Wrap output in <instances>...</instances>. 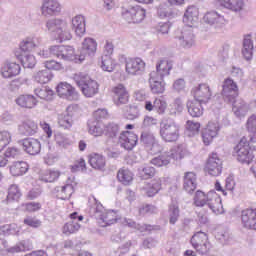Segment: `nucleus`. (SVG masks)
<instances>
[{
    "label": "nucleus",
    "mask_w": 256,
    "mask_h": 256,
    "mask_svg": "<svg viewBox=\"0 0 256 256\" xmlns=\"http://www.w3.org/2000/svg\"><path fill=\"white\" fill-rule=\"evenodd\" d=\"M238 95L239 87L237 83L231 78L224 80L222 97L228 101V103H233L232 111L234 115L237 117H245V115L249 113V109L256 107V100L252 101L249 105L243 99H237Z\"/></svg>",
    "instance_id": "nucleus-1"
},
{
    "label": "nucleus",
    "mask_w": 256,
    "mask_h": 256,
    "mask_svg": "<svg viewBox=\"0 0 256 256\" xmlns=\"http://www.w3.org/2000/svg\"><path fill=\"white\" fill-rule=\"evenodd\" d=\"M173 64L168 60H161L156 65V71L150 73L149 85L151 92L154 95H161L165 93V77L169 75Z\"/></svg>",
    "instance_id": "nucleus-2"
},
{
    "label": "nucleus",
    "mask_w": 256,
    "mask_h": 256,
    "mask_svg": "<svg viewBox=\"0 0 256 256\" xmlns=\"http://www.w3.org/2000/svg\"><path fill=\"white\" fill-rule=\"evenodd\" d=\"M193 205L195 207H208L215 215H221L225 212L221 196L215 190H211L207 194L201 190L196 191L193 198Z\"/></svg>",
    "instance_id": "nucleus-3"
},
{
    "label": "nucleus",
    "mask_w": 256,
    "mask_h": 256,
    "mask_svg": "<svg viewBox=\"0 0 256 256\" xmlns=\"http://www.w3.org/2000/svg\"><path fill=\"white\" fill-rule=\"evenodd\" d=\"M159 136L164 143H177L181 137V125L176 119L164 117L160 121Z\"/></svg>",
    "instance_id": "nucleus-4"
},
{
    "label": "nucleus",
    "mask_w": 256,
    "mask_h": 256,
    "mask_svg": "<svg viewBox=\"0 0 256 256\" xmlns=\"http://www.w3.org/2000/svg\"><path fill=\"white\" fill-rule=\"evenodd\" d=\"M187 155H189L187 146H185V144H180L178 146L172 147L170 151L153 158L151 160V164L155 167H166V165L171 163V159H174V161H179V159H183L187 157Z\"/></svg>",
    "instance_id": "nucleus-5"
},
{
    "label": "nucleus",
    "mask_w": 256,
    "mask_h": 256,
    "mask_svg": "<svg viewBox=\"0 0 256 256\" xmlns=\"http://www.w3.org/2000/svg\"><path fill=\"white\" fill-rule=\"evenodd\" d=\"M94 206L91 207L92 213H94L100 227H109L119 221V215L115 210H105L103 204L97 201V198L93 197Z\"/></svg>",
    "instance_id": "nucleus-6"
},
{
    "label": "nucleus",
    "mask_w": 256,
    "mask_h": 256,
    "mask_svg": "<svg viewBox=\"0 0 256 256\" xmlns=\"http://www.w3.org/2000/svg\"><path fill=\"white\" fill-rule=\"evenodd\" d=\"M46 28L49 33L56 35V41L63 43V41H71L72 35L71 30H69V24L67 20L60 18L49 19L46 21Z\"/></svg>",
    "instance_id": "nucleus-7"
},
{
    "label": "nucleus",
    "mask_w": 256,
    "mask_h": 256,
    "mask_svg": "<svg viewBox=\"0 0 256 256\" xmlns=\"http://www.w3.org/2000/svg\"><path fill=\"white\" fill-rule=\"evenodd\" d=\"M256 151L251 147V139L241 138L239 143L234 147V157L239 163L249 165L255 159Z\"/></svg>",
    "instance_id": "nucleus-8"
},
{
    "label": "nucleus",
    "mask_w": 256,
    "mask_h": 256,
    "mask_svg": "<svg viewBox=\"0 0 256 256\" xmlns=\"http://www.w3.org/2000/svg\"><path fill=\"white\" fill-rule=\"evenodd\" d=\"M74 81L85 97H95L99 93V84L86 73L75 74Z\"/></svg>",
    "instance_id": "nucleus-9"
},
{
    "label": "nucleus",
    "mask_w": 256,
    "mask_h": 256,
    "mask_svg": "<svg viewBox=\"0 0 256 256\" xmlns=\"http://www.w3.org/2000/svg\"><path fill=\"white\" fill-rule=\"evenodd\" d=\"M190 243L193 249H195L199 255H207V253L211 251V242H209V237L205 232H196L192 236Z\"/></svg>",
    "instance_id": "nucleus-10"
},
{
    "label": "nucleus",
    "mask_w": 256,
    "mask_h": 256,
    "mask_svg": "<svg viewBox=\"0 0 256 256\" xmlns=\"http://www.w3.org/2000/svg\"><path fill=\"white\" fill-rule=\"evenodd\" d=\"M63 7L61 6V2L59 0H43L40 6V13L42 17H57V15H61V11Z\"/></svg>",
    "instance_id": "nucleus-11"
},
{
    "label": "nucleus",
    "mask_w": 256,
    "mask_h": 256,
    "mask_svg": "<svg viewBox=\"0 0 256 256\" xmlns=\"http://www.w3.org/2000/svg\"><path fill=\"white\" fill-rule=\"evenodd\" d=\"M191 93L194 100L199 101V103H203L204 105H207V103L211 101V97H213V91L207 83L198 84L192 88Z\"/></svg>",
    "instance_id": "nucleus-12"
},
{
    "label": "nucleus",
    "mask_w": 256,
    "mask_h": 256,
    "mask_svg": "<svg viewBox=\"0 0 256 256\" xmlns=\"http://www.w3.org/2000/svg\"><path fill=\"white\" fill-rule=\"evenodd\" d=\"M145 67H146L145 61L139 57L128 58L125 61L126 73L134 77L143 75V73H145Z\"/></svg>",
    "instance_id": "nucleus-13"
},
{
    "label": "nucleus",
    "mask_w": 256,
    "mask_h": 256,
    "mask_svg": "<svg viewBox=\"0 0 256 256\" xmlns=\"http://www.w3.org/2000/svg\"><path fill=\"white\" fill-rule=\"evenodd\" d=\"M146 12L141 6H131L122 11V17L127 23H141L145 19Z\"/></svg>",
    "instance_id": "nucleus-14"
},
{
    "label": "nucleus",
    "mask_w": 256,
    "mask_h": 256,
    "mask_svg": "<svg viewBox=\"0 0 256 256\" xmlns=\"http://www.w3.org/2000/svg\"><path fill=\"white\" fill-rule=\"evenodd\" d=\"M50 53L53 57L63 59V61H75V59H77V56H75V48L72 46H51Z\"/></svg>",
    "instance_id": "nucleus-15"
},
{
    "label": "nucleus",
    "mask_w": 256,
    "mask_h": 256,
    "mask_svg": "<svg viewBox=\"0 0 256 256\" xmlns=\"http://www.w3.org/2000/svg\"><path fill=\"white\" fill-rule=\"evenodd\" d=\"M97 40L91 37H86L82 41L81 52L78 57V61H85L86 57H95V53H97Z\"/></svg>",
    "instance_id": "nucleus-16"
},
{
    "label": "nucleus",
    "mask_w": 256,
    "mask_h": 256,
    "mask_svg": "<svg viewBox=\"0 0 256 256\" xmlns=\"http://www.w3.org/2000/svg\"><path fill=\"white\" fill-rule=\"evenodd\" d=\"M140 141L143 145L151 151L154 155L160 153L161 151V144H159V140L155 137L151 131H144L141 133Z\"/></svg>",
    "instance_id": "nucleus-17"
},
{
    "label": "nucleus",
    "mask_w": 256,
    "mask_h": 256,
    "mask_svg": "<svg viewBox=\"0 0 256 256\" xmlns=\"http://www.w3.org/2000/svg\"><path fill=\"white\" fill-rule=\"evenodd\" d=\"M221 131V125L218 121L208 122L206 128L202 131V141L204 145L208 146L210 143H213V139L219 135Z\"/></svg>",
    "instance_id": "nucleus-18"
},
{
    "label": "nucleus",
    "mask_w": 256,
    "mask_h": 256,
    "mask_svg": "<svg viewBox=\"0 0 256 256\" xmlns=\"http://www.w3.org/2000/svg\"><path fill=\"white\" fill-rule=\"evenodd\" d=\"M139 136L131 131H124L119 136V145L126 151H133L137 147Z\"/></svg>",
    "instance_id": "nucleus-19"
},
{
    "label": "nucleus",
    "mask_w": 256,
    "mask_h": 256,
    "mask_svg": "<svg viewBox=\"0 0 256 256\" xmlns=\"http://www.w3.org/2000/svg\"><path fill=\"white\" fill-rule=\"evenodd\" d=\"M206 171L209 175H212V177L221 175V171H223V161L219 158L217 153H212L208 158Z\"/></svg>",
    "instance_id": "nucleus-20"
},
{
    "label": "nucleus",
    "mask_w": 256,
    "mask_h": 256,
    "mask_svg": "<svg viewBox=\"0 0 256 256\" xmlns=\"http://www.w3.org/2000/svg\"><path fill=\"white\" fill-rule=\"evenodd\" d=\"M176 39H178V43L182 49H191V47H195V33H193V28H183L181 34L177 36Z\"/></svg>",
    "instance_id": "nucleus-21"
},
{
    "label": "nucleus",
    "mask_w": 256,
    "mask_h": 256,
    "mask_svg": "<svg viewBox=\"0 0 256 256\" xmlns=\"http://www.w3.org/2000/svg\"><path fill=\"white\" fill-rule=\"evenodd\" d=\"M71 221L67 222L63 227V233L65 235H71L77 233L81 229L79 222L83 221V215H79L77 212H73L69 215Z\"/></svg>",
    "instance_id": "nucleus-22"
},
{
    "label": "nucleus",
    "mask_w": 256,
    "mask_h": 256,
    "mask_svg": "<svg viewBox=\"0 0 256 256\" xmlns=\"http://www.w3.org/2000/svg\"><path fill=\"white\" fill-rule=\"evenodd\" d=\"M56 91L62 99H67L68 101H75L78 99L79 95L77 91L67 82H62L58 84Z\"/></svg>",
    "instance_id": "nucleus-23"
},
{
    "label": "nucleus",
    "mask_w": 256,
    "mask_h": 256,
    "mask_svg": "<svg viewBox=\"0 0 256 256\" xmlns=\"http://www.w3.org/2000/svg\"><path fill=\"white\" fill-rule=\"evenodd\" d=\"M183 23L187 27L193 28L199 23V8L195 5H190L186 8L183 15Z\"/></svg>",
    "instance_id": "nucleus-24"
},
{
    "label": "nucleus",
    "mask_w": 256,
    "mask_h": 256,
    "mask_svg": "<svg viewBox=\"0 0 256 256\" xmlns=\"http://www.w3.org/2000/svg\"><path fill=\"white\" fill-rule=\"evenodd\" d=\"M204 23L207 25H213L215 27H224L227 25V19L222 14H219L217 11L206 12L203 16Z\"/></svg>",
    "instance_id": "nucleus-25"
},
{
    "label": "nucleus",
    "mask_w": 256,
    "mask_h": 256,
    "mask_svg": "<svg viewBox=\"0 0 256 256\" xmlns=\"http://www.w3.org/2000/svg\"><path fill=\"white\" fill-rule=\"evenodd\" d=\"M242 226L256 231V208H247L241 213Z\"/></svg>",
    "instance_id": "nucleus-26"
},
{
    "label": "nucleus",
    "mask_w": 256,
    "mask_h": 256,
    "mask_svg": "<svg viewBox=\"0 0 256 256\" xmlns=\"http://www.w3.org/2000/svg\"><path fill=\"white\" fill-rule=\"evenodd\" d=\"M21 54L31 53L34 49L41 47V38L37 36H30L23 39L20 44Z\"/></svg>",
    "instance_id": "nucleus-27"
},
{
    "label": "nucleus",
    "mask_w": 256,
    "mask_h": 256,
    "mask_svg": "<svg viewBox=\"0 0 256 256\" xmlns=\"http://www.w3.org/2000/svg\"><path fill=\"white\" fill-rule=\"evenodd\" d=\"M217 3L222 9L231 13H242L245 9V0H217Z\"/></svg>",
    "instance_id": "nucleus-28"
},
{
    "label": "nucleus",
    "mask_w": 256,
    "mask_h": 256,
    "mask_svg": "<svg viewBox=\"0 0 256 256\" xmlns=\"http://www.w3.org/2000/svg\"><path fill=\"white\" fill-rule=\"evenodd\" d=\"M0 73L4 79L17 77L21 73V65L15 62H6L1 66Z\"/></svg>",
    "instance_id": "nucleus-29"
},
{
    "label": "nucleus",
    "mask_w": 256,
    "mask_h": 256,
    "mask_svg": "<svg viewBox=\"0 0 256 256\" xmlns=\"http://www.w3.org/2000/svg\"><path fill=\"white\" fill-rule=\"evenodd\" d=\"M122 224L125 227H129L130 229H134V231H139L140 233H150V231H159L161 226H152L147 224H136L135 221L127 218H123Z\"/></svg>",
    "instance_id": "nucleus-30"
},
{
    "label": "nucleus",
    "mask_w": 256,
    "mask_h": 256,
    "mask_svg": "<svg viewBox=\"0 0 256 256\" xmlns=\"http://www.w3.org/2000/svg\"><path fill=\"white\" fill-rule=\"evenodd\" d=\"M114 101L116 105H125L129 102V92L123 84H118L113 87Z\"/></svg>",
    "instance_id": "nucleus-31"
},
{
    "label": "nucleus",
    "mask_w": 256,
    "mask_h": 256,
    "mask_svg": "<svg viewBox=\"0 0 256 256\" xmlns=\"http://www.w3.org/2000/svg\"><path fill=\"white\" fill-rule=\"evenodd\" d=\"M22 146L28 155H39L41 153V142L35 138L24 139Z\"/></svg>",
    "instance_id": "nucleus-32"
},
{
    "label": "nucleus",
    "mask_w": 256,
    "mask_h": 256,
    "mask_svg": "<svg viewBox=\"0 0 256 256\" xmlns=\"http://www.w3.org/2000/svg\"><path fill=\"white\" fill-rule=\"evenodd\" d=\"M72 31H74L77 37H83L85 32L87 31L86 24H85V16L83 15H76L71 20Z\"/></svg>",
    "instance_id": "nucleus-33"
},
{
    "label": "nucleus",
    "mask_w": 256,
    "mask_h": 256,
    "mask_svg": "<svg viewBox=\"0 0 256 256\" xmlns=\"http://www.w3.org/2000/svg\"><path fill=\"white\" fill-rule=\"evenodd\" d=\"M161 183V178H154L151 182L145 184V186L142 187L144 195H147V197H155V195L161 191Z\"/></svg>",
    "instance_id": "nucleus-34"
},
{
    "label": "nucleus",
    "mask_w": 256,
    "mask_h": 256,
    "mask_svg": "<svg viewBox=\"0 0 256 256\" xmlns=\"http://www.w3.org/2000/svg\"><path fill=\"white\" fill-rule=\"evenodd\" d=\"M39 127L37 126V123L33 120H26L23 121L18 126V131L20 135H25V137H29L31 135H35L37 133Z\"/></svg>",
    "instance_id": "nucleus-35"
},
{
    "label": "nucleus",
    "mask_w": 256,
    "mask_h": 256,
    "mask_svg": "<svg viewBox=\"0 0 256 256\" xmlns=\"http://www.w3.org/2000/svg\"><path fill=\"white\" fill-rule=\"evenodd\" d=\"M183 187L187 193H193L197 189V174L195 172H186L184 174Z\"/></svg>",
    "instance_id": "nucleus-36"
},
{
    "label": "nucleus",
    "mask_w": 256,
    "mask_h": 256,
    "mask_svg": "<svg viewBox=\"0 0 256 256\" xmlns=\"http://www.w3.org/2000/svg\"><path fill=\"white\" fill-rule=\"evenodd\" d=\"M89 164L93 169L103 171L105 169V165H107V160L102 154L92 153L89 156Z\"/></svg>",
    "instance_id": "nucleus-37"
},
{
    "label": "nucleus",
    "mask_w": 256,
    "mask_h": 256,
    "mask_svg": "<svg viewBox=\"0 0 256 256\" xmlns=\"http://www.w3.org/2000/svg\"><path fill=\"white\" fill-rule=\"evenodd\" d=\"M187 109H188V113L189 115H191V117H201V115H203V103L199 102V100H190L187 102Z\"/></svg>",
    "instance_id": "nucleus-38"
},
{
    "label": "nucleus",
    "mask_w": 256,
    "mask_h": 256,
    "mask_svg": "<svg viewBox=\"0 0 256 256\" xmlns=\"http://www.w3.org/2000/svg\"><path fill=\"white\" fill-rule=\"evenodd\" d=\"M27 171H29V164L25 161L14 162L10 166V173L13 177H21L22 175H25Z\"/></svg>",
    "instance_id": "nucleus-39"
},
{
    "label": "nucleus",
    "mask_w": 256,
    "mask_h": 256,
    "mask_svg": "<svg viewBox=\"0 0 256 256\" xmlns=\"http://www.w3.org/2000/svg\"><path fill=\"white\" fill-rule=\"evenodd\" d=\"M246 129L249 133H253L250 137V145L252 149L256 148V115L250 116L246 123Z\"/></svg>",
    "instance_id": "nucleus-40"
},
{
    "label": "nucleus",
    "mask_w": 256,
    "mask_h": 256,
    "mask_svg": "<svg viewBox=\"0 0 256 256\" xmlns=\"http://www.w3.org/2000/svg\"><path fill=\"white\" fill-rule=\"evenodd\" d=\"M88 133L93 137H102L105 134V125L100 121L89 122Z\"/></svg>",
    "instance_id": "nucleus-41"
},
{
    "label": "nucleus",
    "mask_w": 256,
    "mask_h": 256,
    "mask_svg": "<svg viewBox=\"0 0 256 256\" xmlns=\"http://www.w3.org/2000/svg\"><path fill=\"white\" fill-rule=\"evenodd\" d=\"M242 55L246 61H251V59H253V40H251V35L244 37Z\"/></svg>",
    "instance_id": "nucleus-42"
},
{
    "label": "nucleus",
    "mask_w": 256,
    "mask_h": 256,
    "mask_svg": "<svg viewBox=\"0 0 256 256\" xmlns=\"http://www.w3.org/2000/svg\"><path fill=\"white\" fill-rule=\"evenodd\" d=\"M61 177V172L58 170H44L40 173L39 179L44 183H55Z\"/></svg>",
    "instance_id": "nucleus-43"
},
{
    "label": "nucleus",
    "mask_w": 256,
    "mask_h": 256,
    "mask_svg": "<svg viewBox=\"0 0 256 256\" xmlns=\"http://www.w3.org/2000/svg\"><path fill=\"white\" fill-rule=\"evenodd\" d=\"M17 105L19 107H25L26 109H33L37 105V99L33 95H21L16 99Z\"/></svg>",
    "instance_id": "nucleus-44"
},
{
    "label": "nucleus",
    "mask_w": 256,
    "mask_h": 256,
    "mask_svg": "<svg viewBox=\"0 0 256 256\" xmlns=\"http://www.w3.org/2000/svg\"><path fill=\"white\" fill-rule=\"evenodd\" d=\"M16 57L26 69H33V67L37 65V60L35 59V56H33V54H16Z\"/></svg>",
    "instance_id": "nucleus-45"
},
{
    "label": "nucleus",
    "mask_w": 256,
    "mask_h": 256,
    "mask_svg": "<svg viewBox=\"0 0 256 256\" xmlns=\"http://www.w3.org/2000/svg\"><path fill=\"white\" fill-rule=\"evenodd\" d=\"M51 79H53V73L51 72V70H39L34 74V81H36V83H40V85H45L46 83H49Z\"/></svg>",
    "instance_id": "nucleus-46"
},
{
    "label": "nucleus",
    "mask_w": 256,
    "mask_h": 256,
    "mask_svg": "<svg viewBox=\"0 0 256 256\" xmlns=\"http://www.w3.org/2000/svg\"><path fill=\"white\" fill-rule=\"evenodd\" d=\"M58 125L62 127V129H71V127H73V114H71L69 110L64 114H60L58 116Z\"/></svg>",
    "instance_id": "nucleus-47"
},
{
    "label": "nucleus",
    "mask_w": 256,
    "mask_h": 256,
    "mask_svg": "<svg viewBox=\"0 0 256 256\" xmlns=\"http://www.w3.org/2000/svg\"><path fill=\"white\" fill-rule=\"evenodd\" d=\"M34 93L39 97V99H43L44 101H51L53 99V95H55V92L47 86L36 88Z\"/></svg>",
    "instance_id": "nucleus-48"
},
{
    "label": "nucleus",
    "mask_w": 256,
    "mask_h": 256,
    "mask_svg": "<svg viewBox=\"0 0 256 256\" xmlns=\"http://www.w3.org/2000/svg\"><path fill=\"white\" fill-rule=\"evenodd\" d=\"M117 179L122 185H129L133 181V172L127 168L118 171Z\"/></svg>",
    "instance_id": "nucleus-49"
},
{
    "label": "nucleus",
    "mask_w": 256,
    "mask_h": 256,
    "mask_svg": "<svg viewBox=\"0 0 256 256\" xmlns=\"http://www.w3.org/2000/svg\"><path fill=\"white\" fill-rule=\"evenodd\" d=\"M33 244L30 240H23L11 248H7L9 253H21V251H31Z\"/></svg>",
    "instance_id": "nucleus-50"
},
{
    "label": "nucleus",
    "mask_w": 256,
    "mask_h": 256,
    "mask_svg": "<svg viewBox=\"0 0 256 256\" xmlns=\"http://www.w3.org/2000/svg\"><path fill=\"white\" fill-rule=\"evenodd\" d=\"M179 204L171 202L168 208L169 221L171 225H175L179 221Z\"/></svg>",
    "instance_id": "nucleus-51"
},
{
    "label": "nucleus",
    "mask_w": 256,
    "mask_h": 256,
    "mask_svg": "<svg viewBox=\"0 0 256 256\" xmlns=\"http://www.w3.org/2000/svg\"><path fill=\"white\" fill-rule=\"evenodd\" d=\"M117 63L111 56H102L101 57V69L102 71H107L108 73H113L115 71V66Z\"/></svg>",
    "instance_id": "nucleus-52"
},
{
    "label": "nucleus",
    "mask_w": 256,
    "mask_h": 256,
    "mask_svg": "<svg viewBox=\"0 0 256 256\" xmlns=\"http://www.w3.org/2000/svg\"><path fill=\"white\" fill-rule=\"evenodd\" d=\"M21 233V226L12 223L0 227V235H19Z\"/></svg>",
    "instance_id": "nucleus-53"
},
{
    "label": "nucleus",
    "mask_w": 256,
    "mask_h": 256,
    "mask_svg": "<svg viewBox=\"0 0 256 256\" xmlns=\"http://www.w3.org/2000/svg\"><path fill=\"white\" fill-rule=\"evenodd\" d=\"M200 129L201 124L199 122H195L193 120H188L186 122V135H188V137H195V135H199Z\"/></svg>",
    "instance_id": "nucleus-54"
},
{
    "label": "nucleus",
    "mask_w": 256,
    "mask_h": 256,
    "mask_svg": "<svg viewBox=\"0 0 256 256\" xmlns=\"http://www.w3.org/2000/svg\"><path fill=\"white\" fill-rule=\"evenodd\" d=\"M120 131L121 128L119 127V124L109 123L104 125V135H106V137H110L111 139H115V137L119 135Z\"/></svg>",
    "instance_id": "nucleus-55"
},
{
    "label": "nucleus",
    "mask_w": 256,
    "mask_h": 256,
    "mask_svg": "<svg viewBox=\"0 0 256 256\" xmlns=\"http://www.w3.org/2000/svg\"><path fill=\"white\" fill-rule=\"evenodd\" d=\"M157 13L160 19H173V17H175V12H173V9L167 4H161L158 7Z\"/></svg>",
    "instance_id": "nucleus-56"
},
{
    "label": "nucleus",
    "mask_w": 256,
    "mask_h": 256,
    "mask_svg": "<svg viewBox=\"0 0 256 256\" xmlns=\"http://www.w3.org/2000/svg\"><path fill=\"white\" fill-rule=\"evenodd\" d=\"M154 111H156L158 115H165L167 111V101L162 97L154 98Z\"/></svg>",
    "instance_id": "nucleus-57"
},
{
    "label": "nucleus",
    "mask_w": 256,
    "mask_h": 256,
    "mask_svg": "<svg viewBox=\"0 0 256 256\" xmlns=\"http://www.w3.org/2000/svg\"><path fill=\"white\" fill-rule=\"evenodd\" d=\"M55 142L63 149H67V147L71 146V139L69 138V135L61 132L55 134Z\"/></svg>",
    "instance_id": "nucleus-58"
},
{
    "label": "nucleus",
    "mask_w": 256,
    "mask_h": 256,
    "mask_svg": "<svg viewBox=\"0 0 256 256\" xmlns=\"http://www.w3.org/2000/svg\"><path fill=\"white\" fill-rule=\"evenodd\" d=\"M21 190L16 184L10 185L8 188L7 201H19L21 199Z\"/></svg>",
    "instance_id": "nucleus-59"
},
{
    "label": "nucleus",
    "mask_w": 256,
    "mask_h": 256,
    "mask_svg": "<svg viewBox=\"0 0 256 256\" xmlns=\"http://www.w3.org/2000/svg\"><path fill=\"white\" fill-rule=\"evenodd\" d=\"M139 177L144 180L155 177V169L152 166H144L138 169Z\"/></svg>",
    "instance_id": "nucleus-60"
},
{
    "label": "nucleus",
    "mask_w": 256,
    "mask_h": 256,
    "mask_svg": "<svg viewBox=\"0 0 256 256\" xmlns=\"http://www.w3.org/2000/svg\"><path fill=\"white\" fill-rule=\"evenodd\" d=\"M183 112V101L180 98H176L170 104V115H177V113Z\"/></svg>",
    "instance_id": "nucleus-61"
},
{
    "label": "nucleus",
    "mask_w": 256,
    "mask_h": 256,
    "mask_svg": "<svg viewBox=\"0 0 256 256\" xmlns=\"http://www.w3.org/2000/svg\"><path fill=\"white\" fill-rule=\"evenodd\" d=\"M11 143V132L7 130L0 131V151Z\"/></svg>",
    "instance_id": "nucleus-62"
},
{
    "label": "nucleus",
    "mask_w": 256,
    "mask_h": 256,
    "mask_svg": "<svg viewBox=\"0 0 256 256\" xmlns=\"http://www.w3.org/2000/svg\"><path fill=\"white\" fill-rule=\"evenodd\" d=\"M24 225H27L28 227H32V229H39V227L42 225L41 220L37 219L36 217L27 216L24 221Z\"/></svg>",
    "instance_id": "nucleus-63"
},
{
    "label": "nucleus",
    "mask_w": 256,
    "mask_h": 256,
    "mask_svg": "<svg viewBox=\"0 0 256 256\" xmlns=\"http://www.w3.org/2000/svg\"><path fill=\"white\" fill-rule=\"evenodd\" d=\"M59 193L62 195V199H70L71 195H73V185L71 184H66L58 190Z\"/></svg>",
    "instance_id": "nucleus-64"
}]
</instances>
